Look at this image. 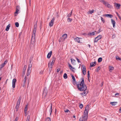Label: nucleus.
I'll list each match as a JSON object with an SVG mask.
<instances>
[{
    "instance_id": "obj_51",
    "label": "nucleus",
    "mask_w": 121,
    "mask_h": 121,
    "mask_svg": "<svg viewBox=\"0 0 121 121\" xmlns=\"http://www.w3.org/2000/svg\"><path fill=\"white\" fill-rule=\"evenodd\" d=\"M81 68L82 69V73L83 74V70L82 69V68H83V65H82Z\"/></svg>"
},
{
    "instance_id": "obj_14",
    "label": "nucleus",
    "mask_w": 121,
    "mask_h": 121,
    "mask_svg": "<svg viewBox=\"0 0 121 121\" xmlns=\"http://www.w3.org/2000/svg\"><path fill=\"white\" fill-rule=\"evenodd\" d=\"M71 62L72 64L73 65H75L76 64V61L73 59L71 58L70 59Z\"/></svg>"
},
{
    "instance_id": "obj_61",
    "label": "nucleus",
    "mask_w": 121,
    "mask_h": 121,
    "mask_svg": "<svg viewBox=\"0 0 121 121\" xmlns=\"http://www.w3.org/2000/svg\"><path fill=\"white\" fill-rule=\"evenodd\" d=\"M119 111L120 113H121V108L120 109H119Z\"/></svg>"
},
{
    "instance_id": "obj_62",
    "label": "nucleus",
    "mask_w": 121,
    "mask_h": 121,
    "mask_svg": "<svg viewBox=\"0 0 121 121\" xmlns=\"http://www.w3.org/2000/svg\"><path fill=\"white\" fill-rule=\"evenodd\" d=\"M121 20V17H120V16H119V17H118Z\"/></svg>"
},
{
    "instance_id": "obj_42",
    "label": "nucleus",
    "mask_w": 121,
    "mask_h": 121,
    "mask_svg": "<svg viewBox=\"0 0 121 121\" xmlns=\"http://www.w3.org/2000/svg\"><path fill=\"white\" fill-rule=\"evenodd\" d=\"M95 34V33L94 32H93L92 33H90V35H94Z\"/></svg>"
},
{
    "instance_id": "obj_1",
    "label": "nucleus",
    "mask_w": 121,
    "mask_h": 121,
    "mask_svg": "<svg viewBox=\"0 0 121 121\" xmlns=\"http://www.w3.org/2000/svg\"><path fill=\"white\" fill-rule=\"evenodd\" d=\"M77 87L80 91H83V78H82L79 81L78 84L77 85Z\"/></svg>"
},
{
    "instance_id": "obj_58",
    "label": "nucleus",
    "mask_w": 121,
    "mask_h": 121,
    "mask_svg": "<svg viewBox=\"0 0 121 121\" xmlns=\"http://www.w3.org/2000/svg\"><path fill=\"white\" fill-rule=\"evenodd\" d=\"M25 71H23V75H24L25 74Z\"/></svg>"
},
{
    "instance_id": "obj_10",
    "label": "nucleus",
    "mask_w": 121,
    "mask_h": 121,
    "mask_svg": "<svg viewBox=\"0 0 121 121\" xmlns=\"http://www.w3.org/2000/svg\"><path fill=\"white\" fill-rule=\"evenodd\" d=\"M55 20V18L53 17L51 21L49 23V25L50 26H52Z\"/></svg>"
},
{
    "instance_id": "obj_59",
    "label": "nucleus",
    "mask_w": 121,
    "mask_h": 121,
    "mask_svg": "<svg viewBox=\"0 0 121 121\" xmlns=\"http://www.w3.org/2000/svg\"><path fill=\"white\" fill-rule=\"evenodd\" d=\"M24 68H25V70H26V65H25L24 66Z\"/></svg>"
},
{
    "instance_id": "obj_45",
    "label": "nucleus",
    "mask_w": 121,
    "mask_h": 121,
    "mask_svg": "<svg viewBox=\"0 0 121 121\" xmlns=\"http://www.w3.org/2000/svg\"><path fill=\"white\" fill-rule=\"evenodd\" d=\"M64 111L65 112H66V113H68V112H69V111L68 109H67V110H65Z\"/></svg>"
},
{
    "instance_id": "obj_12",
    "label": "nucleus",
    "mask_w": 121,
    "mask_h": 121,
    "mask_svg": "<svg viewBox=\"0 0 121 121\" xmlns=\"http://www.w3.org/2000/svg\"><path fill=\"white\" fill-rule=\"evenodd\" d=\"M54 64H52V63H50L49 62L48 64V66L49 69V70H51L52 69L53 65Z\"/></svg>"
},
{
    "instance_id": "obj_19",
    "label": "nucleus",
    "mask_w": 121,
    "mask_h": 121,
    "mask_svg": "<svg viewBox=\"0 0 121 121\" xmlns=\"http://www.w3.org/2000/svg\"><path fill=\"white\" fill-rule=\"evenodd\" d=\"M115 6L117 9H119L120 8V4L117 3H115Z\"/></svg>"
},
{
    "instance_id": "obj_15",
    "label": "nucleus",
    "mask_w": 121,
    "mask_h": 121,
    "mask_svg": "<svg viewBox=\"0 0 121 121\" xmlns=\"http://www.w3.org/2000/svg\"><path fill=\"white\" fill-rule=\"evenodd\" d=\"M96 62L95 61L93 62L90 63V66L91 67H94L95 66Z\"/></svg>"
},
{
    "instance_id": "obj_43",
    "label": "nucleus",
    "mask_w": 121,
    "mask_h": 121,
    "mask_svg": "<svg viewBox=\"0 0 121 121\" xmlns=\"http://www.w3.org/2000/svg\"><path fill=\"white\" fill-rule=\"evenodd\" d=\"M79 121H83V117L80 119Z\"/></svg>"
},
{
    "instance_id": "obj_18",
    "label": "nucleus",
    "mask_w": 121,
    "mask_h": 121,
    "mask_svg": "<svg viewBox=\"0 0 121 121\" xmlns=\"http://www.w3.org/2000/svg\"><path fill=\"white\" fill-rule=\"evenodd\" d=\"M71 76L72 78V79L73 80V83L74 84H75V77L73 75H71Z\"/></svg>"
},
{
    "instance_id": "obj_52",
    "label": "nucleus",
    "mask_w": 121,
    "mask_h": 121,
    "mask_svg": "<svg viewBox=\"0 0 121 121\" xmlns=\"http://www.w3.org/2000/svg\"><path fill=\"white\" fill-rule=\"evenodd\" d=\"M101 31V30L100 29H99L98 32L97 33H100Z\"/></svg>"
},
{
    "instance_id": "obj_3",
    "label": "nucleus",
    "mask_w": 121,
    "mask_h": 121,
    "mask_svg": "<svg viewBox=\"0 0 121 121\" xmlns=\"http://www.w3.org/2000/svg\"><path fill=\"white\" fill-rule=\"evenodd\" d=\"M36 25H34V30L32 35L31 40H34V41L35 40V34L36 30Z\"/></svg>"
},
{
    "instance_id": "obj_26",
    "label": "nucleus",
    "mask_w": 121,
    "mask_h": 121,
    "mask_svg": "<svg viewBox=\"0 0 121 121\" xmlns=\"http://www.w3.org/2000/svg\"><path fill=\"white\" fill-rule=\"evenodd\" d=\"M67 35L66 34H65L63 35L62 37L63 39H64L66 38L67 37Z\"/></svg>"
},
{
    "instance_id": "obj_32",
    "label": "nucleus",
    "mask_w": 121,
    "mask_h": 121,
    "mask_svg": "<svg viewBox=\"0 0 121 121\" xmlns=\"http://www.w3.org/2000/svg\"><path fill=\"white\" fill-rule=\"evenodd\" d=\"M94 10L93 9H92L91 10H90L88 12V13L90 14H92L94 13Z\"/></svg>"
},
{
    "instance_id": "obj_47",
    "label": "nucleus",
    "mask_w": 121,
    "mask_h": 121,
    "mask_svg": "<svg viewBox=\"0 0 121 121\" xmlns=\"http://www.w3.org/2000/svg\"><path fill=\"white\" fill-rule=\"evenodd\" d=\"M88 74L87 77H88V79H89V76H90L89 71H88Z\"/></svg>"
},
{
    "instance_id": "obj_31",
    "label": "nucleus",
    "mask_w": 121,
    "mask_h": 121,
    "mask_svg": "<svg viewBox=\"0 0 121 121\" xmlns=\"http://www.w3.org/2000/svg\"><path fill=\"white\" fill-rule=\"evenodd\" d=\"M27 105H26L25 108L24 109L25 112V113H26L27 112Z\"/></svg>"
},
{
    "instance_id": "obj_28",
    "label": "nucleus",
    "mask_w": 121,
    "mask_h": 121,
    "mask_svg": "<svg viewBox=\"0 0 121 121\" xmlns=\"http://www.w3.org/2000/svg\"><path fill=\"white\" fill-rule=\"evenodd\" d=\"M72 11H73V10L71 11V12L70 13L68 14L67 15V17H68L69 18V17H70L71 16L72 14Z\"/></svg>"
},
{
    "instance_id": "obj_54",
    "label": "nucleus",
    "mask_w": 121,
    "mask_h": 121,
    "mask_svg": "<svg viewBox=\"0 0 121 121\" xmlns=\"http://www.w3.org/2000/svg\"><path fill=\"white\" fill-rule=\"evenodd\" d=\"M116 59L117 60H120V58L119 57H116Z\"/></svg>"
},
{
    "instance_id": "obj_46",
    "label": "nucleus",
    "mask_w": 121,
    "mask_h": 121,
    "mask_svg": "<svg viewBox=\"0 0 121 121\" xmlns=\"http://www.w3.org/2000/svg\"><path fill=\"white\" fill-rule=\"evenodd\" d=\"M5 65H4V63L2 64L1 65V68H2Z\"/></svg>"
},
{
    "instance_id": "obj_40",
    "label": "nucleus",
    "mask_w": 121,
    "mask_h": 121,
    "mask_svg": "<svg viewBox=\"0 0 121 121\" xmlns=\"http://www.w3.org/2000/svg\"><path fill=\"white\" fill-rule=\"evenodd\" d=\"M84 75H85L86 73V69L84 67Z\"/></svg>"
},
{
    "instance_id": "obj_41",
    "label": "nucleus",
    "mask_w": 121,
    "mask_h": 121,
    "mask_svg": "<svg viewBox=\"0 0 121 121\" xmlns=\"http://www.w3.org/2000/svg\"><path fill=\"white\" fill-rule=\"evenodd\" d=\"M101 21L103 22V23H104L105 22V21L103 18L102 17H101Z\"/></svg>"
},
{
    "instance_id": "obj_22",
    "label": "nucleus",
    "mask_w": 121,
    "mask_h": 121,
    "mask_svg": "<svg viewBox=\"0 0 121 121\" xmlns=\"http://www.w3.org/2000/svg\"><path fill=\"white\" fill-rule=\"evenodd\" d=\"M104 16L105 17H108L110 18H112L113 17V16L112 15L109 14H105L104 15Z\"/></svg>"
},
{
    "instance_id": "obj_35",
    "label": "nucleus",
    "mask_w": 121,
    "mask_h": 121,
    "mask_svg": "<svg viewBox=\"0 0 121 121\" xmlns=\"http://www.w3.org/2000/svg\"><path fill=\"white\" fill-rule=\"evenodd\" d=\"M83 42V40L82 38H79V43H82Z\"/></svg>"
},
{
    "instance_id": "obj_36",
    "label": "nucleus",
    "mask_w": 121,
    "mask_h": 121,
    "mask_svg": "<svg viewBox=\"0 0 121 121\" xmlns=\"http://www.w3.org/2000/svg\"><path fill=\"white\" fill-rule=\"evenodd\" d=\"M67 21L68 22H71L72 21V19L68 18L67 19Z\"/></svg>"
},
{
    "instance_id": "obj_48",
    "label": "nucleus",
    "mask_w": 121,
    "mask_h": 121,
    "mask_svg": "<svg viewBox=\"0 0 121 121\" xmlns=\"http://www.w3.org/2000/svg\"><path fill=\"white\" fill-rule=\"evenodd\" d=\"M7 62H8V61L6 60L4 62V65H5L7 63Z\"/></svg>"
},
{
    "instance_id": "obj_33",
    "label": "nucleus",
    "mask_w": 121,
    "mask_h": 121,
    "mask_svg": "<svg viewBox=\"0 0 121 121\" xmlns=\"http://www.w3.org/2000/svg\"><path fill=\"white\" fill-rule=\"evenodd\" d=\"M63 77L65 79L67 78L68 77L67 74L66 73H64L63 75Z\"/></svg>"
},
{
    "instance_id": "obj_7",
    "label": "nucleus",
    "mask_w": 121,
    "mask_h": 121,
    "mask_svg": "<svg viewBox=\"0 0 121 121\" xmlns=\"http://www.w3.org/2000/svg\"><path fill=\"white\" fill-rule=\"evenodd\" d=\"M101 2L103 3L105 6H107L108 7L110 8L111 7V5L109 4L108 2L105 1L104 0H102Z\"/></svg>"
},
{
    "instance_id": "obj_16",
    "label": "nucleus",
    "mask_w": 121,
    "mask_h": 121,
    "mask_svg": "<svg viewBox=\"0 0 121 121\" xmlns=\"http://www.w3.org/2000/svg\"><path fill=\"white\" fill-rule=\"evenodd\" d=\"M52 53V51H51L50 52L48 53L47 56V57L48 58H49L51 56Z\"/></svg>"
},
{
    "instance_id": "obj_9",
    "label": "nucleus",
    "mask_w": 121,
    "mask_h": 121,
    "mask_svg": "<svg viewBox=\"0 0 121 121\" xmlns=\"http://www.w3.org/2000/svg\"><path fill=\"white\" fill-rule=\"evenodd\" d=\"M27 77L26 76H25L24 78L22 83V84L23 87H24L25 86L26 82V79H27Z\"/></svg>"
},
{
    "instance_id": "obj_21",
    "label": "nucleus",
    "mask_w": 121,
    "mask_h": 121,
    "mask_svg": "<svg viewBox=\"0 0 121 121\" xmlns=\"http://www.w3.org/2000/svg\"><path fill=\"white\" fill-rule=\"evenodd\" d=\"M47 92L46 90H44L43 91V95L44 96V97H46L47 95Z\"/></svg>"
},
{
    "instance_id": "obj_25",
    "label": "nucleus",
    "mask_w": 121,
    "mask_h": 121,
    "mask_svg": "<svg viewBox=\"0 0 121 121\" xmlns=\"http://www.w3.org/2000/svg\"><path fill=\"white\" fill-rule=\"evenodd\" d=\"M109 71L111 72L112 71L114 67L112 66H109Z\"/></svg>"
},
{
    "instance_id": "obj_27",
    "label": "nucleus",
    "mask_w": 121,
    "mask_h": 121,
    "mask_svg": "<svg viewBox=\"0 0 121 121\" xmlns=\"http://www.w3.org/2000/svg\"><path fill=\"white\" fill-rule=\"evenodd\" d=\"M117 103V102H111L110 103V104L113 106L116 105Z\"/></svg>"
},
{
    "instance_id": "obj_44",
    "label": "nucleus",
    "mask_w": 121,
    "mask_h": 121,
    "mask_svg": "<svg viewBox=\"0 0 121 121\" xmlns=\"http://www.w3.org/2000/svg\"><path fill=\"white\" fill-rule=\"evenodd\" d=\"M83 104H81L80 105L79 107L80 108H82L83 107Z\"/></svg>"
},
{
    "instance_id": "obj_8",
    "label": "nucleus",
    "mask_w": 121,
    "mask_h": 121,
    "mask_svg": "<svg viewBox=\"0 0 121 121\" xmlns=\"http://www.w3.org/2000/svg\"><path fill=\"white\" fill-rule=\"evenodd\" d=\"M102 36L101 35H99L96 37L94 40V42H97L100 39L102 38Z\"/></svg>"
},
{
    "instance_id": "obj_20",
    "label": "nucleus",
    "mask_w": 121,
    "mask_h": 121,
    "mask_svg": "<svg viewBox=\"0 0 121 121\" xmlns=\"http://www.w3.org/2000/svg\"><path fill=\"white\" fill-rule=\"evenodd\" d=\"M111 22L112 24H113V27H115L116 22L114 20L112 19H111Z\"/></svg>"
},
{
    "instance_id": "obj_53",
    "label": "nucleus",
    "mask_w": 121,
    "mask_h": 121,
    "mask_svg": "<svg viewBox=\"0 0 121 121\" xmlns=\"http://www.w3.org/2000/svg\"><path fill=\"white\" fill-rule=\"evenodd\" d=\"M76 58V59L77 60V61H78V62H80V60L79 59H78V58Z\"/></svg>"
},
{
    "instance_id": "obj_13",
    "label": "nucleus",
    "mask_w": 121,
    "mask_h": 121,
    "mask_svg": "<svg viewBox=\"0 0 121 121\" xmlns=\"http://www.w3.org/2000/svg\"><path fill=\"white\" fill-rule=\"evenodd\" d=\"M20 9V7L19 6H17L16 8V11L15 12V16L17 15V14H16L18 13V12L19 10V9Z\"/></svg>"
},
{
    "instance_id": "obj_29",
    "label": "nucleus",
    "mask_w": 121,
    "mask_h": 121,
    "mask_svg": "<svg viewBox=\"0 0 121 121\" xmlns=\"http://www.w3.org/2000/svg\"><path fill=\"white\" fill-rule=\"evenodd\" d=\"M79 38H80L78 37L75 38L74 40L75 41L79 43Z\"/></svg>"
},
{
    "instance_id": "obj_34",
    "label": "nucleus",
    "mask_w": 121,
    "mask_h": 121,
    "mask_svg": "<svg viewBox=\"0 0 121 121\" xmlns=\"http://www.w3.org/2000/svg\"><path fill=\"white\" fill-rule=\"evenodd\" d=\"M102 60V58L100 57L99 58L98 60V62H100Z\"/></svg>"
},
{
    "instance_id": "obj_5",
    "label": "nucleus",
    "mask_w": 121,
    "mask_h": 121,
    "mask_svg": "<svg viewBox=\"0 0 121 121\" xmlns=\"http://www.w3.org/2000/svg\"><path fill=\"white\" fill-rule=\"evenodd\" d=\"M32 66V65L31 64H30L29 65L28 67L26 73V75L27 76H29L30 73Z\"/></svg>"
},
{
    "instance_id": "obj_17",
    "label": "nucleus",
    "mask_w": 121,
    "mask_h": 121,
    "mask_svg": "<svg viewBox=\"0 0 121 121\" xmlns=\"http://www.w3.org/2000/svg\"><path fill=\"white\" fill-rule=\"evenodd\" d=\"M69 69H70L73 72H74L75 71L73 70L74 69L72 67V66L70 64H69Z\"/></svg>"
},
{
    "instance_id": "obj_11",
    "label": "nucleus",
    "mask_w": 121,
    "mask_h": 121,
    "mask_svg": "<svg viewBox=\"0 0 121 121\" xmlns=\"http://www.w3.org/2000/svg\"><path fill=\"white\" fill-rule=\"evenodd\" d=\"M16 81V79H13L12 81V87L13 88H14L15 86V83Z\"/></svg>"
},
{
    "instance_id": "obj_4",
    "label": "nucleus",
    "mask_w": 121,
    "mask_h": 121,
    "mask_svg": "<svg viewBox=\"0 0 121 121\" xmlns=\"http://www.w3.org/2000/svg\"><path fill=\"white\" fill-rule=\"evenodd\" d=\"M21 99V96H20L18 99V100L17 102L16 105V111H17L18 108L20 106V101Z\"/></svg>"
},
{
    "instance_id": "obj_38",
    "label": "nucleus",
    "mask_w": 121,
    "mask_h": 121,
    "mask_svg": "<svg viewBox=\"0 0 121 121\" xmlns=\"http://www.w3.org/2000/svg\"><path fill=\"white\" fill-rule=\"evenodd\" d=\"M30 118V116L29 115H28L27 116V119L26 121H29V119Z\"/></svg>"
},
{
    "instance_id": "obj_55",
    "label": "nucleus",
    "mask_w": 121,
    "mask_h": 121,
    "mask_svg": "<svg viewBox=\"0 0 121 121\" xmlns=\"http://www.w3.org/2000/svg\"><path fill=\"white\" fill-rule=\"evenodd\" d=\"M60 69H58L57 70V72H59V71H60Z\"/></svg>"
},
{
    "instance_id": "obj_6",
    "label": "nucleus",
    "mask_w": 121,
    "mask_h": 121,
    "mask_svg": "<svg viewBox=\"0 0 121 121\" xmlns=\"http://www.w3.org/2000/svg\"><path fill=\"white\" fill-rule=\"evenodd\" d=\"M86 86L84 84V96L86 95L88 93V90L87 89Z\"/></svg>"
},
{
    "instance_id": "obj_64",
    "label": "nucleus",
    "mask_w": 121,
    "mask_h": 121,
    "mask_svg": "<svg viewBox=\"0 0 121 121\" xmlns=\"http://www.w3.org/2000/svg\"><path fill=\"white\" fill-rule=\"evenodd\" d=\"M25 116H27V112L26 113H25Z\"/></svg>"
},
{
    "instance_id": "obj_49",
    "label": "nucleus",
    "mask_w": 121,
    "mask_h": 121,
    "mask_svg": "<svg viewBox=\"0 0 121 121\" xmlns=\"http://www.w3.org/2000/svg\"><path fill=\"white\" fill-rule=\"evenodd\" d=\"M100 69V67H98V68H97V72L99 71Z\"/></svg>"
},
{
    "instance_id": "obj_39",
    "label": "nucleus",
    "mask_w": 121,
    "mask_h": 121,
    "mask_svg": "<svg viewBox=\"0 0 121 121\" xmlns=\"http://www.w3.org/2000/svg\"><path fill=\"white\" fill-rule=\"evenodd\" d=\"M45 121H51V120L50 118L48 117L46 119Z\"/></svg>"
},
{
    "instance_id": "obj_50",
    "label": "nucleus",
    "mask_w": 121,
    "mask_h": 121,
    "mask_svg": "<svg viewBox=\"0 0 121 121\" xmlns=\"http://www.w3.org/2000/svg\"><path fill=\"white\" fill-rule=\"evenodd\" d=\"M18 119V118L17 117L16 118L15 120L14 121H17V120Z\"/></svg>"
},
{
    "instance_id": "obj_2",
    "label": "nucleus",
    "mask_w": 121,
    "mask_h": 121,
    "mask_svg": "<svg viewBox=\"0 0 121 121\" xmlns=\"http://www.w3.org/2000/svg\"><path fill=\"white\" fill-rule=\"evenodd\" d=\"M89 106L88 105H87L85 108V110L84 111V120L86 121L87 119L88 111L89 110Z\"/></svg>"
},
{
    "instance_id": "obj_37",
    "label": "nucleus",
    "mask_w": 121,
    "mask_h": 121,
    "mask_svg": "<svg viewBox=\"0 0 121 121\" xmlns=\"http://www.w3.org/2000/svg\"><path fill=\"white\" fill-rule=\"evenodd\" d=\"M15 25L16 27H18L19 26V24L17 22H16L15 23Z\"/></svg>"
},
{
    "instance_id": "obj_56",
    "label": "nucleus",
    "mask_w": 121,
    "mask_h": 121,
    "mask_svg": "<svg viewBox=\"0 0 121 121\" xmlns=\"http://www.w3.org/2000/svg\"><path fill=\"white\" fill-rule=\"evenodd\" d=\"M119 93H117L115 94V96H119Z\"/></svg>"
},
{
    "instance_id": "obj_63",
    "label": "nucleus",
    "mask_w": 121,
    "mask_h": 121,
    "mask_svg": "<svg viewBox=\"0 0 121 121\" xmlns=\"http://www.w3.org/2000/svg\"><path fill=\"white\" fill-rule=\"evenodd\" d=\"M29 1L30 4L31 3V0H29Z\"/></svg>"
},
{
    "instance_id": "obj_30",
    "label": "nucleus",
    "mask_w": 121,
    "mask_h": 121,
    "mask_svg": "<svg viewBox=\"0 0 121 121\" xmlns=\"http://www.w3.org/2000/svg\"><path fill=\"white\" fill-rule=\"evenodd\" d=\"M55 60V57H53L52 58V61L51 62L52 64H54Z\"/></svg>"
},
{
    "instance_id": "obj_57",
    "label": "nucleus",
    "mask_w": 121,
    "mask_h": 121,
    "mask_svg": "<svg viewBox=\"0 0 121 121\" xmlns=\"http://www.w3.org/2000/svg\"><path fill=\"white\" fill-rule=\"evenodd\" d=\"M116 13L117 15L118 16V17H119V16H120L118 13L117 12H116Z\"/></svg>"
},
{
    "instance_id": "obj_24",
    "label": "nucleus",
    "mask_w": 121,
    "mask_h": 121,
    "mask_svg": "<svg viewBox=\"0 0 121 121\" xmlns=\"http://www.w3.org/2000/svg\"><path fill=\"white\" fill-rule=\"evenodd\" d=\"M52 103H51V105H50V108L49 110V112L50 113V115H51V114L52 113Z\"/></svg>"
},
{
    "instance_id": "obj_23",
    "label": "nucleus",
    "mask_w": 121,
    "mask_h": 121,
    "mask_svg": "<svg viewBox=\"0 0 121 121\" xmlns=\"http://www.w3.org/2000/svg\"><path fill=\"white\" fill-rule=\"evenodd\" d=\"M11 24H9L7 26L5 30L7 31H8L9 29V28L10 27Z\"/></svg>"
},
{
    "instance_id": "obj_60",
    "label": "nucleus",
    "mask_w": 121,
    "mask_h": 121,
    "mask_svg": "<svg viewBox=\"0 0 121 121\" xmlns=\"http://www.w3.org/2000/svg\"><path fill=\"white\" fill-rule=\"evenodd\" d=\"M103 82H102V84H101V86H103Z\"/></svg>"
}]
</instances>
